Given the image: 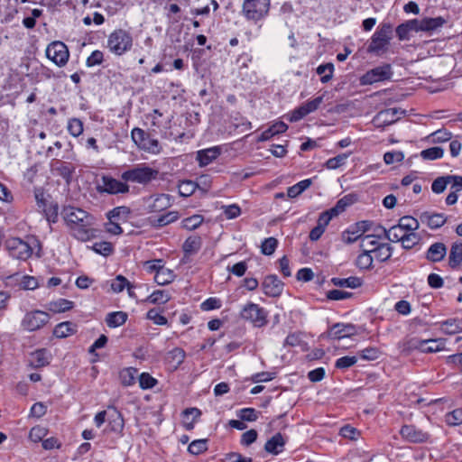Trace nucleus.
Instances as JSON below:
<instances>
[{"instance_id": "48", "label": "nucleus", "mask_w": 462, "mask_h": 462, "mask_svg": "<svg viewBox=\"0 0 462 462\" xmlns=\"http://www.w3.org/2000/svg\"><path fill=\"white\" fill-rule=\"evenodd\" d=\"M171 300L170 294L163 290L154 291L148 298L146 301L152 304H163Z\"/></svg>"}, {"instance_id": "43", "label": "nucleus", "mask_w": 462, "mask_h": 462, "mask_svg": "<svg viewBox=\"0 0 462 462\" xmlns=\"http://www.w3.org/2000/svg\"><path fill=\"white\" fill-rule=\"evenodd\" d=\"M131 214V209L126 206H120L114 208L112 210L106 213V217L109 220L124 219L126 220Z\"/></svg>"}, {"instance_id": "61", "label": "nucleus", "mask_w": 462, "mask_h": 462, "mask_svg": "<svg viewBox=\"0 0 462 462\" xmlns=\"http://www.w3.org/2000/svg\"><path fill=\"white\" fill-rule=\"evenodd\" d=\"M157 383V380L148 373H142L139 376V384L142 389L152 388Z\"/></svg>"}, {"instance_id": "58", "label": "nucleus", "mask_w": 462, "mask_h": 462, "mask_svg": "<svg viewBox=\"0 0 462 462\" xmlns=\"http://www.w3.org/2000/svg\"><path fill=\"white\" fill-rule=\"evenodd\" d=\"M445 421L450 426H456L462 423V410L456 409L445 416Z\"/></svg>"}, {"instance_id": "20", "label": "nucleus", "mask_w": 462, "mask_h": 462, "mask_svg": "<svg viewBox=\"0 0 462 462\" xmlns=\"http://www.w3.org/2000/svg\"><path fill=\"white\" fill-rule=\"evenodd\" d=\"M420 220L421 223L426 224L430 228L437 229L446 223L447 217L440 213L425 211L420 215Z\"/></svg>"}, {"instance_id": "42", "label": "nucleus", "mask_w": 462, "mask_h": 462, "mask_svg": "<svg viewBox=\"0 0 462 462\" xmlns=\"http://www.w3.org/2000/svg\"><path fill=\"white\" fill-rule=\"evenodd\" d=\"M198 188H199V183L189 180H184L179 184V193L181 197H189Z\"/></svg>"}, {"instance_id": "23", "label": "nucleus", "mask_w": 462, "mask_h": 462, "mask_svg": "<svg viewBox=\"0 0 462 462\" xmlns=\"http://www.w3.org/2000/svg\"><path fill=\"white\" fill-rule=\"evenodd\" d=\"M285 439L281 433L273 435L264 445V450L273 455L281 453L285 446Z\"/></svg>"}, {"instance_id": "13", "label": "nucleus", "mask_w": 462, "mask_h": 462, "mask_svg": "<svg viewBox=\"0 0 462 462\" xmlns=\"http://www.w3.org/2000/svg\"><path fill=\"white\" fill-rule=\"evenodd\" d=\"M400 434L403 439L411 443H425L430 440V435L418 429L414 425H403L400 430Z\"/></svg>"}, {"instance_id": "14", "label": "nucleus", "mask_w": 462, "mask_h": 462, "mask_svg": "<svg viewBox=\"0 0 462 462\" xmlns=\"http://www.w3.org/2000/svg\"><path fill=\"white\" fill-rule=\"evenodd\" d=\"M10 254L19 260H27L32 254V249L20 238H13L7 242Z\"/></svg>"}, {"instance_id": "57", "label": "nucleus", "mask_w": 462, "mask_h": 462, "mask_svg": "<svg viewBox=\"0 0 462 462\" xmlns=\"http://www.w3.org/2000/svg\"><path fill=\"white\" fill-rule=\"evenodd\" d=\"M208 449L207 440L206 439H197L192 441L189 447L188 450L189 453L193 455H199Z\"/></svg>"}, {"instance_id": "8", "label": "nucleus", "mask_w": 462, "mask_h": 462, "mask_svg": "<svg viewBox=\"0 0 462 462\" xmlns=\"http://www.w3.org/2000/svg\"><path fill=\"white\" fill-rule=\"evenodd\" d=\"M241 318L249 320L255 327H263L267 323V316L265 310L259 307V305L255 303H248L246 304L241 313Z\"/></svg>"}, {"instance_id": "3", "label": "nucleus", "mask_w": 462, "mask_h": 462, "mask_svg": "<svg viewBox=\"0 0 462 462\" xmlns=\"http://www.w3.org/2000/svg\"><path fill=\"white\" fill-rule=\"evenodd\" d=\"M270 6V0H245L242 14L248 21L257 23L268 15Z\"/></svg>"}, {"instance_id": "49", "label": "nucleus", "mask_w": 462, "mask_h": 462, "mask_svg": "<svg viewBox=\"0 0 462 462\" xmlns=\"http://www.w3.org/2000/svg\"><path fill=\"white\" fill-rule=\"evenodd\" d=\"M74 303L69 300L60 299L50 303V310L53 312H64L73 308Z\"/></svg>"}, {"instance_id": "44", "label": "nucleus", "mask_w": 462, "mask_h": 462, "mask_svg": "<svg viewBox=\"0 0 462 462\" xmlns=\"http://www.w3.org/2000/svg\"><path fill=\"white\" fill-rule=\"evenodd\" d=\"M398 223L407 233H415V231L420 227L419 221L411 216H404L401 217Z\"/></svg>"}, {"instance_id": "31", "label": "nucleus", "mask_w": 462, "mask_h": 462, "mask_svg": "<svg viewBox=\"0 0 462 462\" xmlns=\"http://www.w3.org/2000/svg\"><path fill=\"white\" fill-rule=\"evenodd\" d=\"M372 226V222L370 221H360L356 224V230H354L352 232V235H355L354 237L345 236H344V242L346 244H352L356 242L357 239L362 238L363 234L365 233L370 229Z\"/></svg>"}, {"instance_id": "9", "label": "nucleus", "mask_w": 462, "mask_h": 462, "mask_svg": "<svg viewBox=\"0 0 462 462\" xmlns=\"http://www.w3.org/2000/svg\"><path fill=\"white\" fill-rule=\"evenodd\" d=\"M46 56L59 67L64 66L69 57L68 47L60 41L50 43L46 49Z\"/></svg>"}, {"instance_id": "7", "label": "nucleus", "mask_w": 462, "mask_h": 462, "mask_svg": "<svg viewBox=\"0 0 462 462\" xmlns=\"http://www.w3.org/2000/svg\"><path fill=\"white\" fill-rule=\"evenodd\" d=\"M393 76V70L390 64H383V66L375 67L360 78V84L372 85L376 82L388 80Z\"/></svg>"}, {"instance_id": "64", "label": "nucleus", "mask_w": 462, "mask_h": 462, "mask_svg": "<svg viewBox=\"0 0 462 462\" xmlns=\"http://www.w3.org/2000/svg\"><path fill=\"white\" fill-rule=\"evenodd\" d=\"M360 432L354 427L350 425H345L340 429V435L350 440H355L359 436Z\"/></svg>"}, {"instance_id": "5", "label": "nucleus", "mask_w": 462, "mask_h": 462, "mask_svg": "<svg viewBox=\"0 0 462 462\" xmlns=\"http://www.w3.org/2000/svg\"><path fill=\"white\" fill-rule=\"evenodd\" d=\"M133 142L140 148L150 153L158 154L161 152L162 147L157 139L152 138L150 134L144 130L135 127L131 132Z\"/></svg>"}, {"instance_id": "12", "label": "nucleus", "mask_w": 462, "mask_h": 462, "mask_svg": "<svg viewBox=\"0 0 462 462\" xmlns=\"http://www.w3.org/2000/svg\"><path fill=\"white\" fill-rule=\"evenodd\" d=\"M357 334V328L351 323H336L325 334H322V337H327L330 339H342L345 337H351Z\"/></svg>"}, {"instance_id": "41", "label": "nucleus", "mask_w": 462, "mask_h": 462, "mask_svg": "<svg viewBox=\"0 0 462 462\" xmlns=\"http://www.w3.org/2000/svg\"><path fill=\"white\" fill-rule=\"evenodd\" d=\"M175 278V274L173 271L167 269V268H161V270L157 271V273H155L154 281L159 285H166L171 283Z\"/></svg>"}, {"instance_id": "59", "label": "nucleus", "mask_w": 462, "mask_h": 462, "mask_svg": "<svg viewBox=\"0 0 462 462\" xmlns=\"http://www.w3.org/2000/svg\"><path fill=\"white\" fill-rule=\"evenodd\" d=\"M68 130L69 134L75 137L79 136L83 133V123L79 118H72L69 121Z\"/></svg>"}, {"instance_id": "27", "label": "nucleus", "mask_w": 462, "mask_h": 462, "mask_svg": "<svg viewBox=\"0 0 462 462\" xmlns=\"http://www.w3.org/2000/svg\"><path fill=\"white\" fill-rule=\"evenodd\" d=\"M77 332V325L70 322L65 321L58 324L53 330V335L59 338H64L71 336Z\"/></svg>"}, {"instance_id": "46", "label": "nucleus", "mask_w": 462, "mask_h": 462, "mask_svg": "<svg viewBox=\"0 0 462 462\" xmlns=\"http://www.w3.org/2000/svg\"><path fill=\"white\" fill-rule=\"evenodd\" d=\"M316 72L321 76L320 81L322 83H328L333 78L334 65L330 62L321 64L317 68Z\"/></svg>"}, {"instance_id": "39", "label": "nucleus", "mask_w": 462, "mask_h": 462, "mask_svg": "<svg viewBox=\"0 0 462 462\" xmlns=\"http://www.w3.org/2000/svg\"><path fill=\"white\" fill-rule=\"evenodd\" d=\"M374 256L372 253L362 250V253L356 260V265L361 270H370L373 268Z\"/></svg>"}, {"instance_id": "33", "label": "nucleus", "mask_w": 462, "mask_h": 462, "mask_svg": "<svg viewBox=\"0 0 462 462\" xmlns=\"http://www.w3.org/2000/svg\"><path fill=\"white\" fill-rule=\"evenodd\" d=\"M441 330L448 335H454L462 330V320L459 319H449L440 323Z\"/></svg>"}, {"instance_id": "16", "label": "nucleus", "mask_w": 462, "mask_h": 462, "mask_svg": "<svg viewBox=\"0 0 462 462\" xmlns=\"http://www.w3.org/2000/svg\"><path fill=\"white\" fill-rule=\"evenodd\" d=\"M148 212H162L171 205V196L159 194L155 197H149L145 199Z\"/></svg>"}, {"instance_id": "24", "label": "nucleus", "mask_w": 462, "mask_h": 462, "mask_svg": "<svg viewBox=\"0 0 462 462\" xmlns=\"http://www.w3.org/2000/svg\"><path fill=\"white\" fill-rule=\"evenodd\" d=\"M447 254V247L443 243L437 242L432 244L426 253V259L437 263L444 259Z\"/></svg>"}, {"instance_id": "63", "label": "nucleus", "mask_w": 462, "mask_h": 462, "mask_svg": "<svg viewBox=\"0 0 462 462\" xmlns=\"http://www.w3.org/2000/svg\"><path fill=\"white\" fill-rule=\"evenodd\" d=\"M433 143H444L451 139L452 134L447 129H439L431 134Z\"/></svg>"}, {"instance_id": "29", "label": "nucleus", "mask_w": 462, "mask_h": 462, "mask_svg": "<svg viewBox=\"0 0 462 462\" xmlns=\"http://www.w3.org/2000/svg\"><path fill=\"white\" fill-rule=\"evenodd\" d=\"M185 357V351L180 347H175L167 353L166 359L174 369H177L184 362Z\"/></svg>"}, {"instance_id": "36", "label": "nucleus", "mask_w": 462, "mask_h": 462, "mask_svg": "<svg viewBox=\"0 0 462 462\" xmlns=\"http://www.w3.org/2000/svg\"><path fill=\"white\" fill-rule=\"evenodd\" d=\"M127 317L124 311L110 312L106 315V322L109 328H117L125 323Z\"/></svg>"}, {"instance_id": "62", "label": "nucleus", "mask_w": 462, "mask_h": 462, "mask_svg": "<svg viewBox=\"0 0 462 462\" xmlns=\"http://www.w3.org/2000/svg\"><path fill=\"white\" fill-rule=\"evenodd\" d=\"M258 411L254 408H244L239 411V418L244 421H254L258 419Z\"/></svg>"}, {"instance_id": "35", "label": "nucleus", "mask_w": 462, "mask_h": 462, "mask_svg": "<svg viewBox=\"0 0 462 462\" xmlns=\"http://www.w3.org/2000/svg\"><path fill=\"white\" fill-rule=\"evenodd\" d=\"M178 218V211H169L163 215H161L159 217L152 219L151 223L154 227H162L175 222Z\"/></svg>"}, {"instance_id": "26", "label": "nucleus", "mask_w": 462, "mask_h": 462, "mask_svg": "<svg viewBox=\"0 0 462 462\" xmlns=\"http://www.w3.org/2000/svg\"><path fill=\"white\" fill-rule=\"evenodd\" d=\"M462 264V243H453L448 254V266L457 269Z\"/></svg>"}, {"instance_id": "32", "label": "nucleus", "mask_w": 462, "mask_h": 462, "mask_svg": "<svg viewBox=\"0 0 462 462\" xmlns=\"http://www.w3.org/2000/svg\"><path fill=\"white\" fill-rule=\"evenodd\" d=\"M201 245L202 241L199 236H195L188 237L182 245L185 255H191L198 253Z\"/></svg>"}, {"instance_id": "34", "label": "nucleus", "mask_w": 462, "mask_h": 462, "mask_svg": "<svg viewBox=\"0 0 462 462\" xmlns=\"http://www.w3.org/2000/svg\"><path fill=\"white\" fill-rule=\"evenodd\" d=\"M410 32H418L417 19L407 21L406 23L398 25L396 28V34L400 40L408 39Z\"/></svg>"}, {"instance_id": "50", "label": "nucleus", "mask_w": 462, "mask_h": 462, "mask_svg": "<svg viewBox=\"0 0 462 462\" xmlns=\"http://www.w3.org/2000/svg\"><path fill=\"white\" fill-rule=\"evenodd\" d=\"M92 249L97 253L104 256L110 255L114 251L113 244L106 241L96 242L92 245Z\"/></svg>"}, {"instance_id": "2", "label": "nucleus", "mask_w": 462, "mask_h": 462, "mask_svg": "<svg viewBox=\"0 0 462 462\" xmlns=\"http://www.w3.org/2000/svg\"><path fill=\"white\" fill-rule=\"evenodd\" d=\"M158 174L159 171L157 170L146 166L145 164H140L124 171L121 175V179L125 182L146 185L155 180Z\"/></svg>"}, {"instance_id": "18", "label": "nucleus", "mask_w": 462, "mask_h": 462, "mask_svg": "<svg viewBox=\"0 0 462 462\" xmlns=\"http://www.w3.org/2000/svg\"><path fill=\"white\" fill-rule=\"evenodd\" d=\"M51 359V353L46 348H40L30 354L29 365L32 368H41L48 365Z\"/></svg>"}, {"instance_id": "60", "label": "nucleus", "mask_w": 462, "mask_h": 462, "mask_svg": "<svg viewBox=\"0 0 462 462\" xmlns=\"http://www.w3.org/2000/svg\"><path fill=\"white\" fill-rule=\"evenodd\" d=\"M129 284V281L123 275H117L111 283V289L115 292H121Z\"/></svg>"}, {"instance_id": "47", "label": "nucleus", "mask_w": 462, "mask_h": 462, "mask_svg": "<svg viewBox=\"0 0 462 462\" xmlns=\"http://www.w3.org/2000/svg\"><path fill=\"white\" fill-rule=\"evenodd\" d=\"M382 244L383 243H380L375 239V236L367 235L361 238L360 248L366 252L374 253L377 249V245Z\"/></svg>"}, {"instance_id": "19", "label": "nucleus", "mask_w": 462, "mask_h": 462, "mask_svg": "<svg viewBox=\"0 0 462 462\" xmlns=\"http://www.w3.org/2000/svg\"><path fill=\"white\" fill-rule=\"evenodd\" d=\"M445 23L446 20L441 16L434 18L426 17L421 20L417 19V31L431 32L441 28Z\"/></svg>"}, {"instance_id": "28", "label": "nucleus", "mask_w": 462, "mask_h": 462, "mask_svg": "<svg viewBox=\"0 0 462 462\" xmlns=\"http://www.w3.org/2000/svg\"><path fill=\"white\" fill-rule=\"evenodd\" d=\"M9 281L18 282L20 281V286L23 290H34L38 287V282L36 278L32 276L23 275L21 276L19 273H14L7 278Z\"/></svg>"}, {"instance_id": "21", "label": "nucleus", "mask_w": 462, "mask_h": 462, "mask_svg": "<svg viewBox=\"0 0 462 462\" xmlns=\"http://www.w3.org/2000/svg\"><path fill=\"white\" fill-rule=\"evenodd\" d=\"M221 153L219 147L215 146L205 150H200L197 152V161L200 167H204L211 163Z\"/></svg>"}, {"instance_id": "11", "label": "nucleus", "mask_w": 462, "mask_h": 462, "mask_svg": "<svg viewBox=\"0 0 462 462\" xmlns=\"http://www.w3.org/2000/svg\"><path fill=\"white\" fill-rule=\"evenodd\" d=\"M392 32V25L389 23H383L373 35L372 42L369 45V51H379L384 49L389 43Z\"/></svg>"}, {"instance_id": "25", "label": "nucleus", "mask_w": 462, "mask_h": 462, "mask_svg": "<svg viewBox=\"0 0 462 462\" xmlns=\"http://www.w3.org/2000/svg\"><path fill=\"white\" fill-rule=\"evenodd\" d=\"M397 120H399V116L394 117L387 108L378 112L373 118L372 123L377 128H383L384 126L394 124Z\"/></svg>"}, {"instance_id": "55", "label": "nucleus", "mask_w": 462, "mask_h": 462, "mask_svg": "<svg viewBox=\"0 0 462 462\" xmlns=\"http://www.w3.org/2000/svg\"><path fill=\"white\" fill-rule=\"evenodd\" d=\"M444 150L441 147H431L426 150L421 151L420 156L424 160H436L439 159L443 156Z\"/></svg>"}, {"instance_id": "52", "label": "nucleus", "mask_w": 462, "mask_h": 462, "mask_svg": "<svg viewBox=\"0 0 462 462\" xmlns=\"http://www.w3.org/2000/svg\"><path fill=\"white\" fill-rule=\"evenodd\" d=\"M449 183V175L438 177L433 180L431 184V189L436 194L442 193L446 189L447 185Z\"/></svg>"}, {"instance_id": "40", "label": "nucleus", "mask_w": 462, "mask_h": 462, "mask_svg": "<svg viewBox=\"0 0 462 462\" xmlns=\"http://www.w3.org/2000/svg\"><path fill=\"white\" fill-rule=\"evenodd\" d=\"M54 170L60 176L69 181L71 179L75 168L71 163L57 161Z\"/></svg>"}, {"instance_id": "10", "label": "nucleus", "mask_w": 462, "mask_h": 462, "mask_svg": "<svg viewBox=\"0 0 462 462\" xmlns=\"http://www.w3.org/2000/svg\"><path fill=\"white\" fill-rule=\"evenodd\" d=\"M49 314L42 310H34L25 314L22 320V327L27 331L40 329L49 321Z\"/></svg>"}, {"instance_id": "4", "label": "nucleus", "mask_w": 462, "mask_h": 462, "mask_svg": "<svg viewBox=\"0 0 462 462\" xmlns=\"http://www.w3.org/2000/svg\"><path fill=\"white\" fill-rule=\"evenodd\" d=\"M132 45L131 34L123 29L116 30L108 36L107 48L116 55H123L132 48Z\"/></svg>"}, {"instance_id": "22", "label": "nucleus", "mask_w": 462, "mask_h": 462, "mask_svg": "<svg viewBox=\"0 0 462 462\" xmlns=\"http://www.w3.org/2000/svg\"><path fill=\"white\" fill-rule=\"evenodd\" d=\"M377 229L383 232L385 239L394 243L401 242L407 234V232L400 226L399 223L391 226L389 229H386L383 226H377Z\"/></svg>"}, {"instance_id": "15", "label": "nucleus", "mask_w": 462, "mask_h": 462, "mask_svg": "<svg viewBox=\"0 0 462 462\" xmlns=\"http://www.w3.org/2000/svg\"><path fill=\"white\" fill-rule=\"evenodd\" d=\"M283 282L275 274L267 275L263 281L262 287L265 295L278 297L283 290Z\"/></svg>"}, {"instance_id": "54", "label": "nucleus", "mask_w": 462, "mask_h": 462, "mask_svg": "<svg viewBox=\"0 0 462 462\" xmlns=\"http://www.w3.org/2000/svg\"><path fill=\"white\" fill-rule=\"evenodd\" d=\"M278 245V241L274 237L265 238L261 245V252L265 255H272Z\"/></svg>"}, {"instance_id": "30", "label": "nucleus", "mask_w": 462, "mask_h": 462, "mask_svg": "<svg viewBox=\"0 0 462 462\" xmlns=\"http://www.w3.org/2000/svg\"><path fill=\"white\" fill-rule=\"evenodd\" d=\"M331 282L337 287H346L351 289L358 288L363 283L362 279L356 276H350L348 278L334 277L331 279Z\"/></svg>"}, {"instance_id": "17", "label": "nucleus", "mask_w": 462, "mask_h": 462, "mask_svg": "<svg viewBox=\"0 0 462 462\" xmlns=\"http://www.w3.org/2000/svg\"><path fill=\"white\" fill-rule=\"evenodd\" d=\"M108 428L109 430L121 433L125 427V421L122 413L114 406H108Z\"/></svg>"}, {"instance_id": "38", "label": "nucleus", "mask_w": 462, "mask_h": 462, "mask_svg": "<svg viewBox=\"0 0 462 462\" xmlns=\"http://www.w3.org/2000/svg\"><path fill=\"white\" fill-rule=\"evenodd\" d=\"M311 183L312 181L310 179H306L291 187H289L287 189V196L291 199L300 196L303 191L310 187Z\"/></svg>"}, {"instance_id": "37", "label": "nucleus", "mask_w": 462, "mask_h": 462, "mask_svg": "<svg viewBox=\"0 0 462 462\" xmlns=\"http://www.w3.org/2000/svg\"><path fill=\"white\" fill-rule=\"evenodd\" d=\"M393 250V248L390 244L383 243L377 245V249L372 254H374L373 256L374 259L380 263H383L391 258Z\"/></svg>"}, {"instance_id": "53", "label": "nucleus", "mask_w": 462, "mask_h": 462, "mask_svg": "<svg viewBox=\"0 0 462 462\" xmlns=\"http://www.w3.org/2000/svg\"><path fill=\"white\" fill-rule=\"evenodd\" d=\"M420 236L417 233H407L401 241L403 249L409 250L413 248L420 241Z\"/></svg>"}, {"instance_id": "1", "label": "nucleus", "mask_w": 462, "mask_h": 462, "mask_svg": "<svg viewBox=\"0 0 462 462\" xmlns=\"http://www.w3.org/2000/svg\"><path fill=\"white\" fill-rule=\"evenodd\" d=\"M61 215L77 239L87 241L94 236L93 230L89 228L93 217L87 211L69 206L63 208Z\"/></svg>"}, {"instance_id": "51", "label": "nucleus", "mask_w": 462, "mask_h": 462, "mask_svg": "<svg viewBox=\"0 0 462 462\" xmlns=\"http://www.w3.org/2000/svg\"><path fill=\"white\" fill-rule=\"evenodd\" d=\"M203 222V217L200 215H193L182 220V226L187 230H194L198 228Z\"/></svg>"}, {"instance_id": "45", "label": "nucleus", "mask_w": 462, "mask_h": 462, "mask_svg": "<svg viewBox=\"0 0 462 462\" xmlns=\"http://www.w3.org/2000/svg\"><path fill=\"white\" fill-rule=\"evenodd\" d=\"M137 374V370L133 367H127L123 369L119 373V379L123 385L130 386L135 382V375Z\"/></svg>"}, {"instance_id": "6", "label": "nucleus", "mask_w": 462, "mask_h": 462, "mask_svg": "<svg viewBox=\"0 0 462 462\" xmlns=\"http://www.w3.org/2000/svg\"><path fill=\"white\" fill-rule=\"evenodd\" d=\"M130 189L129 185L125 180H119L109 175L101 177V183H97V190L99 193H107L111 195L125 194Z\"/></svg>"}, {"instance_id": "56", "label": "nucleus", "mask_w": 462, "mask_h": 462, "mask_svg": "<svg viewBox=\"0 0 462 462\" xmlns=\"http://www.w3.org/2000/svg\"><path fill=\"white\" fill-rule=\"evenodd\" d=\"M347 157H348L347 153L338 154L336 157L328 159L326 162L325 166L329 170H336V169L339 168L340 166H342L346 162V160L347 159Z\"/></svg>"}]
</instances>
